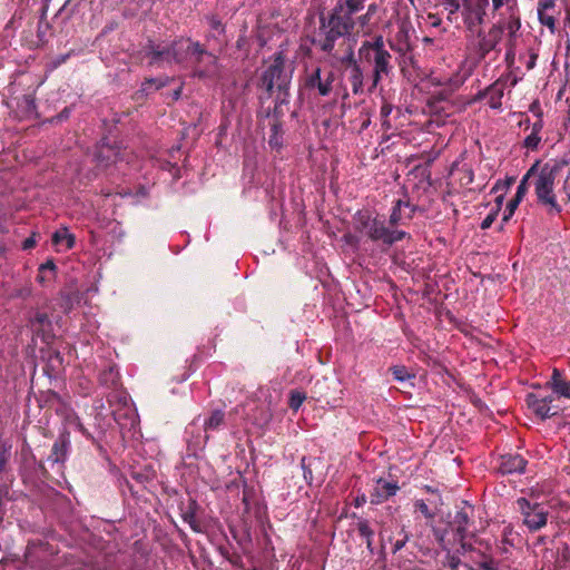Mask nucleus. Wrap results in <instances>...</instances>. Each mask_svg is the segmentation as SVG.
<instances>
[{
  "instance_id": "obj_10",
  "label": "nucleus",
  "mask_w": 570,
  "mask_h": 570,
  "mask_svg": "<svg viewBox=\"0 0 570 570\" xmlns=\"http://www.w3.org/2000/svg\"><path fill=\"white\" fill-rule=\"evenodd\" d=\"M413 33L414 29L410 20L402 19L397 21V31L393 38L389 39L390 48L402 56H406L413 50Z\"/></svg>"
},
{
  "instance_id": "obj_54",
  "label": "nucleus",
  "mask_w": 570,
  "mask_h": 570,
  "mask_svg": "<svg viewBox=\"0 0 570 570\" xmlns=\"http://www.w3.org/2000/svg\"><path fill=\"white\" fill-rule=\"evenodd\" d=\"M428 22L431 27H440L442 24V19L438 14L430 13L428 16Z\"/></svg>"
},
{
  "instance_id": "obj_33",
  "label": "nucleus",
  "mask_w": 570,
  "mask_h": 570,
  "mask_svg": "<svg viewBox=\"0 0 570 570\" xmlns=\"http://www.w3.org/2000/svg\"><path fill=\"white\" fill-rule=\"evenodd\" d=\"M31 324L43 332L51 328V321L46 312H37L31 320Z\"/></svg>"
},
{
  "instance_id": "obj_18",
  "label": "nucleus",
  "mask_w": 570,
  "mask_h": 570,
  "mask_svg": "<svg viewBox=\"0 0 570 570\" xmlns=\"http://www.w3.org/2000/svg\"><path fill=\"white\" fill-rule=\"evenodd\" d=\"M503 96L502 90L488 87L484 90H479L478 94L472 96L471 98L465 97V106L471 105L475 101L487 99V104L493 108L497 109L501 106V98Z\"/></svg>"
},
{
  "instance_id": "obj_9",
  "label": "nucleus",
  "mask_w": 570,
  "mask_h": 570,
  "mask_svg": "<svg viewBox=\"0 0 570 570\" xmlns=\"http://www.w3.org/2000/svg\"><path fill=\"white\" fill-rule=\"evenodd\" d=\"M518 510L523 515V523L530 531H537L547 524L548 511L542 503L530 502L527 498L515 501Z\"/></svg>"
},
{
  "instance_id": "obj_57",
  "label": "nucleus",
  "mask_w": 570,
  "mask_h": 570,
  "mask_svg": "<svg viewBox=\"0 0 570 570\" xmlns=\"http://www.w3.org/2000/svg\"><path fill=\"white\" fill-rule=\"evenodd\" d=\"M183 92V83L175 89L171 94H168V98H170V101H177L181 97Z\"/></svg>"
},
{
  "instance_id": "obj_37",
  "label": "nucleus",
  "mask_w": 570,
  "mask_h": 570,
  "mask_svg": "<svg viewBox=\"0 0 570 570\" xmlns=\"http://www.w3.org/2000/svg\"><path fill=\"white\" fill-rule=\"evenodd\" d=\"M305 399H306V395H305L304 392H301V391H297V390H293L289 393L288 406L293 411H297L302 406V404L305 401Z\"/></svg>"
},
{
  "instance_id": "obj_44",
  "label": "nucleus",
  "mask_w": 570,
  "mask_h": 570,
  "mask_svg": "<svg viewBox=\"0 0 570 570\" xmlns=\"http://www.w3.org/2000/svg\"><path fill=\"white\" fill-rule=\"evenodd\" d=\"M371 20L372 17L367 16V13L356 14L355 18V28L357 27L361 30L371 29Z\"/></svg>"
},
{
  "instance_id": "obj_16",
  "label": "nucleus",
  "mask_w": 570,
  "mask_h": 570,
  "mask_svg": "<svg viewBox=\"0 0 570 570\" xmlns=\"http://www.w3.org/2000/svg\"><path fill=\"white\" fill-rule=\"evenodd\" d=\"M528 464V460H525L521 454H503L500 456V463L498 471L501 474H513V473H524Z\"/></svg>"
},
{
  "instance_id": "obj_64",
  "label": "nucleus",
  "mask_w": 570,
  "mask_h": 570,
  "mask_svg": "<svg viewBox=\"0 0 570 570\" xmlns=\"http://www.w3.org/2000/svg\"><path fill=\"white\" fill-rule=\"evenodd\" d=\"M537 58H538L537 53H534V52L530 53V59L527 63V69H532L535 66Z\"/></svg>"
},
{
  "instance_id": "obj_13",
  "label": "nucleus",
  "mask_w": 570,
  "mask_h": 570,
  "mask_svg": "<svg viewBox=\"0 0 570 570\" xmlns=\"http://www.w3.org/2000/svg\"><path fill=\"white\" fill-rule=\"evenodd\" d=\"M417 209V206L411 204L409 200L397 199L391 210L389 217V225L396 227L399 225L409 224Z\"/></svg>"
},
{
  "instance_id": "obj_39",
  "label": "nucleus",
  "mask_w": 570,
  "mask_h": 570,
  "mask_svg": "<svg viewBox=\"0 0 570 570\" xmlns=\"http://www.w3.org/2000/svg\"><path fill=\"white\" fill-rule=\"evenodd\" d=\"M393 379L395 381L404 382L409 379L414 377V375L410 374L405 366L403 365H395L390 368Z\"/></svg>"
},
{
  "instance_id": "obj_49",
  "label": "nucleus",
  "mask_w": 570,
  "mask_h": 570,
  "mask_svg": "<svg viewBox=\"0 0 570 570\" xmlns=\"http://www.w3.org/2000/svg\"><path fill=\"white\" fill-rule=\"evenodd\" d=\"M497 216H498L497 212L491 210V213L482 220V223L480 225L481 229L489 228L492 225V223L495 220Z\"/></svg>"
},
{
  "instance_id": "obj_51",
  "label": "nucleus",
  "mask_w": 570,
  "mask_h": 570,
  "mask_svg": "<svg viewBox=\"0 0 570 570\" xmlns=\"http://www.w3.org/2000/svg\"><path fill=\"white\" fill-rule=\"evenodd\" d=\"M272 419V413L268 410H263L261 416L256 419V423L259 425L267 424Z\"/></svg>"
},
{
  "instance_id": "obj_2",
  "label": "nucleus",
  "mask_w": 570,
  "mask_h": 570,
  "mask_svg": "<svg viewBox=\"0 0 570 570\" xmlns=\"http://www.w3.org/2000/svg\"><path fill=\"white\" fill-rule=\"evenodd\" d=\"M487 521H470L465 512V553H469L471 564L465 563L466 570H498V566L491 556L492 546L489 538L482 537L485 533Z\"/></svg>"
},
{
  "instance_id": "obj_47",
  "label": "nucleus",
  "mask_w": 570,
  "mask_h": 570,
  "mask_svg": "<svg viewBox=\"0 0 570 570\" xmlns=\"http://www.w3.org/2000/svg\"><path fill=\"white\" fill-rule=\"evenodd\" d=\"M414 507L417 511H420L425 518H433L434 513L429 509L428 504L424 500H416Z\"/></svg>"
},
{
  "instance_id": "obj_7",
  "label": "nucleus",
  "mask_w": 570,
  "mask_h": 570,
  "mask_svg": "<svg viewBox=\"0 0 570 570\" xmlns=\"http://www.w3.org/2000/svg\"><path fill=\"white\" fill-rule=\"evenodd\" d=\"M145 56L149 59L148 65L155 68H166L173 65H181L183 42L181 38L168 45L156 43L148 39L144 46Z\"/></svg>"
},
{
  "instance_id": "obj_23",
  "label": "nucleus",
  "mask_w": 570,
  "mask_h": 570,
  "mask_svg": "<svg viewBox=\"0 0 570 570\" xmlns=\"http://www.w3.org/2000/svg\"><path fill=\"white\" fill-rule=\"evenodd\" d=\"M197 507V502L195 500H190L187 509L183 512L181 518L184 522L188 523L194 532L200 533L203 532V528L200 522L196 519Z\"/></svg>"
},
{
  "instance_id": "obj_15",
  "label": "nucleus",
  "mask_w": 570,
  "mask_h": 570,
  "mask_svg": "<svg viewBox=\"0 0 570 570\" xmlns=\"http://www.w3.org/2000/svg\"><path fill=\"white\" fill-rule=\"evenodd\" d=\"M400 487L397 482L379 479L370 493L371 504L377 505L395 495Z\"/></svg>"
},
{
  "instance_id": "obj_42",
  "label": "nucleus",
  "mask_w": 570,
  "mask_h": 570,
  "mask_svg": "<svg viewBox=\"0 0 570 570\" xmlns=\"http://www.w3.org/2000/svg\"><path fill=\"white\" fill-rule=\"evenodd\" d=\"M539 20L540 22L548 27L551 32L556 30V19L553 16L548 14L547 12H542V9H538Z\"/></svg>"
},
{
  "instance_id": "obj_35",
  "label": "nucleus",
  "mask_w": 570,
  "mask_h": 570,
  "mask_svg": "<svg viewBox=\"0 0 570 570\" xmlns=\"http://www.w3.org/2000/svg\"><path fill=\"white\" fill-rule=\"evenodd\" d=\"M315 461H316V459L306 458V456H303L301 460V468L303 470V476H304L305 481L307 482V484H309V485L312 484L313 479H314L312 465Z\"/></svg>"
},
{
  "instance_id": "obj_28",
  "label": "nucleus",
  "mask_w": 570,
  "mask_h": 570,
  "mask_svg": "<svg viewBox=\"0 0 570 570\" xmlns=\"http://www.w3.org/2000/svg\"><path fill=\"white\" fill-rule=\"evenodd\" d=\"M225 422V413L222 410H214L209 416L204 421V430L216 431L223 426Z\"/></svg>"
},
{
  "instance_id": "obj_52",
  "label": "nucleus",
  "mask_w": 570,
  "mask_h": 570,
  "mask_svg": "<svg viewBox=\"0 0 570 570\" xmlns=\"http://www.w3.org/2000/svg\"><path fill=\"white\" fill-rule=\"evenodd\" d=\"M459 171H460L459 164L455 161L452 165V168H451V171H450V175H449V183H448L449 186L453 185V181L456 179V176L460 174Z\"/></svg>"
},
{
  "instance_id": "obj_24",
  "label": "nucleus",
  "mask_w": 570,
  "mask_h": 570,
  "mask_svg": "<svg viewBox=\"0 0 570 570\" xmlns=\"http://www.w3.org/2000/svg\"><path fill=\"white\" fill-rule=\"evenodd\" d=\"M540 168V160H537L525 173V175L522 177L514 196H517L519 199H523L524 196L528 193V186H529V179L532 177L538 176Z\"/></svg>"
},
{
  "instance_id": "obj_29",
  "label": "nucleus",
  "mask_w": 570,
  "mask_h": 570,
  "mask_svg": "<svg viewBox=\"0 0 570 570\" xmlns=\"http://www.w3.org/2000/svg\"><path fill=\"white\" fill-rule=\"evenodd\" d=\"M570 570V547L563 543L558 548L557 558L554 561V570Z\"/></svg>"
},
{
  "instance_id": "obj_46",
  "label": "nucleus",
  "mask_w": 570,
  "mask_h": 570,
  "mask_svg": "<svg viewBox=\"0 0 570 570\" xmlns=\"http://www.w3.org/2000/svg\"><path fill=\"white\" fill-rule=\"evenodd\" d=\"M557 394L570 399V382L561 381L552 389Z\"/></svg>"
},
{
  "instance_id": "obj_4",
  "label": "nucleus",
  "mask_w": 570,
  "mask_h": 570,
  "mask_svg": "<svg viewBox=\"0 0 570 570\" xmlns=\"http://www.w3.org/2000/svg\"><path fill=\"white\" fill-rule=\"evenodd\" d=\"M354 219L356 230L364 233L372 242L382 243L385 246H392L393 244L410 237L409 233L387 227L384 220L372 216L366 210H358Z\"/></svg>"
},
{
  "instance_id": "obj_40",
  "label": "nucleus",
  "mask_w": 570,
  "mask_h": 570,
  "mask_svg": "<svg viewBox=\"0 0 570 570\" xmlns=\"http://www.w3.org/2000/svg\"><path fill=\"white\" fill-rule=\"evenodd\" d=\"M465 397L481 412H489L488 406L482 402V400L470 389L465 387Z\"/></svg>"
},
{
  "instance_id": "obj_41",
  "label": "nucleus",
  "mask_w": 570,
  "mask_h": 570,
  "mask_svg": "<svg viewBox=\"0 0 570 570\" xmlns=\"http://www.w3.org/2000/svg\"><path fill=\"white\" fill-rule=\"evenodd\" d=\"M522 202V199H519L517 196H514L512 199L509 200L507 204V207L503 213L502 222L507 223L510 220V218L513 216L515 209L518 208L519 204Z\"/></svg>"
},
{
  "instance_id": "obj_36",
  "label": "nucleus",
  "mask_w": 570,
  "mask_h": 570,
  "mask_svg": "<svg viewBox=\"0 0 570 570\" xmlns=\"http://www.w3.org/2000/svg\"><path fill=\"white\" fill-rule=\"evenodd\" d=\"M66 421L70 424V425H73L82 435H85L87 439H92V435L90 434V432L83 426V424L81 423L80 419L76 415V413L73 412H70L67 416H66Z\"/></svg>"
},
{
  "instance_id": "obj_62",
  "label": "nucleus",
  "mask_w": 570,
  "mask_h": 570,
  "mask_svg": "<svg viewBox=\"0 0 570 570\" xmlns=\"http://www.w3.org/2000/svg\"><path fill=\"white\" fill-rule=\"evenodd\" d=\"M407 538L405 537L403 540H397L393 546V552H397L405 546Z\"/></svg>"
},
{
  "instance_id": "obj_60",
  "label": "nucleus",
  "mask_w": 570,
  "mask_h": 570,
  "mask_svg": "<svg viewBox=\"0 0 570 570\" xmlns=\"http://www.w3.org/2000/svg\"><path fill=\"white\" fill-rule=\"evenodd\" d=\"M531 128H532V132H535L537 135H539L543 128V118H538L537 121L534 124H532Z\"/></svg>"
},
{
  "instance_id": "obj_5",
  "label": "nucleus",
  "mask_w": 570,
  "mask_h": 570,
  "mask_svg": "<svg viewBox=\"0 0 570 570\" xmlns=\"http://www.w3.org/2000/svg\"><path fill=\"white\" fill-rule=\"evenodd\" d=\"M488 4L489 0H465V27L472 33L476 32V43L473 45L479 47L481 57H484L494 48L495 39L500 33V31L492 28L488 38L482 29L478 28L483 22Z\"/></svg>"
},
{
  "instance_id": "obj_8",
  "label": "nucleus",
  "mask_w": 570,
  "mask_h": 570,
  "mask_svg": "<svg viewBox=\"0 0 570 570\" xmlns=\"http://www.w3.org/2000/svg\"><path fill=\"white\" fill-rule=\"evenodd\" d=\"M183 42V58L180 66H190L194 69V75L198 78H203L206 75V70L202 69V65L205 61L209 63L216 62V57L208 52L206 48L199 43L198 41H193L191 39L181 38Z\"/></svg>"
},
{
  "instance_id": "obj_30",
  "label": "nucleus",
  "mask_w": 570,
  "mask_h": 570,
  "mask_svg": "<svg viewBox=\"0 0 570 570\" xmlns=\"http://www.w3.org/2000/svg\"><path fill=\"white\" fill-rule=\"evenodd\" d=\"M462 0H440V4L444 7L448 11V21L450 23H455V28H459V16L458 10L461 7Z\"/></svg>"
},
{
  "instance_id": "obj_50",
  "label": "nucleus",
  "mask_w": 570,
  "mask_h": 570,
  "mask_svg": "<svg viewBox=\"0 0 570 570\" xmlns=\"http://www.w3.org/2000/svg\"><path fill=\"white\" fill-rule=\"evenodd\" d=\"M529 110L535 115L537 118H543V111L540 107L539 100H534L529 106Z\"/></svg>"
},
{
  "instance_id": "obj_31",
  "label": "nucleus",
  "mask_w": 570,
  "mask_h": 570,
  "mask_svg": "<svg viewBox=\"0 0 570 570\" xmlns=\"http://www.w3.org/2000/svg\"><path fill=\"white\" fill-rule=\"evenodd\" d=\"M99 383L107 387H117L119 384L118 372L114 367H108L100 372Z\"/></svg>"
},
{
  "instance_id": "obj_55",
  "label": "nucleus",
  "mask_w": 570,
  "mask_h": 570,
  "mask_svg": "<svg viewBox=\"0 0 570 570\" xmlns=\"http://www.w3.org/2000/svg\"><path fill=\"white\" fill-rule=\"evenodd\" d=\"M561 381H563L561 372L558 368H553L551 376V387L553 389L556 384Z\"/></svg>"
},
{
  "instance_id": "obj_38",
  "label": "nucleus",
  "mask_w": 570,
  "mask_h": 570,
  "mask_svg": "<svg viewBox=\"0 0 570 570\" xmlns=\"http://www.w3.org/2000/svg\"><path fill=\"white\" fill-rule=\"evenodd\" d=\"M11 456V445L7 442L0 443V473L6 470V466Z\"/></svg>"
},
{
  "instance_id": "obj_56",
  "label": "nucleus",
  "mask_w": 570,
  "mask_h": 570,
  "mask_svg": "<svg viewBox=\"0 0 570 570\" xmlns=\"http://www.w3.org/2000/svg\"><path fill=\"white\" fill-rule=\"evenodd\" d=\"M449 561H448V564L449 567L452 569V570H456L460 566V558L459 557H455V556H449L448 557Z\"/></svg>"
},
{
  "instance_id": "obj_11",
  "label": "nucleus",
  "mask_w": 570,
  "mask_h": 570,
  "mask_svg": "<svg viewBox=\"0 0 570 570\" xmlns=\"http://www.w3.org/2000/svg\"><path fill=\"white\" fill-rule=\"evenodd\" d=\"M335 80V72L328 70L322 76V69L316 67L312 72L307 73L304 80V86L308 90H317L322 97L328 96L333 90V82Z\"/></svg>"
},
{
  "instance_id": "obj_22",
  "label": "nucleus",
  "mask_w": 570,
  "mask_h": 570,
  "mask_svg": "<svg viewBox=\"0 0 570 570\" xmlns=\"http://www.w3.org/2000/svg\"><path fill=\"white\" fill-rule=\"evenodd\" d=\"M284 129L283 124L275 119L271 125V134L268 137V145L272 149L279 150L283 147L284 140Z\"/></svg>"
},
{
  "instance_id": "obj_48",
  "label": "nucleus",
  "mask_w": 570,
  "mask_h": 570,
  "mask_svg": "<svg viewBox=\"0 0 570 570\" xmlns=\"http://www.w3.org/2000/svg\"><path fill=\"white\" fill-rule=\"evenodd\" d=\"M515 183V177H507L503 181L499 180L495 186L492 188V191H498L500 189L508 190Z\"/></svg>"
},
{
  "instance_id": "obj_26",
  "label": "nucleus",
  "mask_w": 570,
  "mask_h": 570,
  "mask_svg": "<svg viewBox=\"0 0 570 570\" xmlns=\"http://www.w3.org/2000/svg\"><path fill=\"white\" fill-rule=\"evenodd\" d=\"M52 243L56 245L65 244L66 249H71L76 244V237L69 233L67 227H63L52 234Z\"/></svg>"
},
{
  "instance_id": "obj_1",
  "label": "nucleus",
  "mask_w": 570,
  "mask_h": 570,
  "mask_svg": "<svg viewBox=\"0 0 570 570\" xmlns=\"http://www.w3.org/2000/svg\"><path fill=\"white\" fill-rule=\"evenodd\" d=\"M366 0H337L327 13H320L318 28L311 43L321 52L342 48L355 31L356 14L365 9Z\"/></svg>"
},
{
  "instance_id": "obj_6",
  "label": "nucleus",
  "mask_w": 570,
  "mask_h": 570,
  "mask_svg": "<svg viewBox=\"0 0 570 570\" xmlns=\"http://www.w3.org/2000/svg\"><path fill=\"white\" fill-rule=\"evenodd\" d=\"M258 87L265 91V98H271L274 89L279 92L281 102L288 96L289 77L285 72V58L283 52H276L273 56L272 63L264 70L259 78Z\"/></svg>"
},
{
  "instance_id": "obj_34",
  "label": "nucleus",
  "mask_w": 570,
  "mask_h": 570,
  "mask_svg": "<svg viewBox=\"0 0 570 570\" xmlns=\"http://www.w3.org/2000/svg\"><path fill=\"white\" fill-rule=\"evenodd\" d=\"M393 110V105L389 101L384 100L381 110H380V117H381V125L384 130L391 129L392 125L389 120V117Z\"/></svg>"
},
{
  "instance_id": "obj_61",
  "label": "nucleus",
  "mask_w": 570,
  "mask_h": 570,
  "mask_svg": "<svg viewBox=\"0 0 570 570\" xmlns=\"http://www.w3.org/2000/svg\"><path fill=\"white\" fill-rule=\"evenodd\" d=\"M209 23H210V27H212L213 29H215V30H219V29H220L222 31L224 30L223 24H222V21H220L217 17H213V18L210 19Z\"/></svg>"
},
{
  "instance_id": "obj_63",
  "label": "nucleus",
  "mask_w": 570,
  "mask_h": 570,
  "mask_svg": "<svg viewBox=\"0 0 570 570\" xmlns=\"http://www.w3.org/2000/svg\"><path fill=\"white\" fill-rule=\"evenodd\" d=\"M503 199H504V195L497 196V198H495V208L492 209V212H497V214H499V212L501 209V206H502V203H503Z\"/></svg>"
},
{
  "instance_id": "obj_25",
  "label": "nucleus",
  "mask_w": 570,
  "mask_h": 570,
  "mask_svg": "<svg viewBox=\"0 0 570 570\" xmlns=\"http://www.w3.org/2000/svg\"><path fill=\"white\" fill-rule=\"evenodd\" d=\"M171 81H174V78L171 77H161V78H146L140 86V91L148 95L154 88L155 90H159L166 86H168Z\"/></svg>"
},
{
  "instance_id": "obj_43",
  "label": "nucleus",
  "mask_w": 570,
  "mask_h": 570,
  "mask_svg": "<svg viewBox=\"0 0 570 570\" xmlns=\"http://www.w3.org/2000/svg\"><path fill=\"white\" fill-rule=\"evenodd\" d=\"M462 83H463V77H461L460 75H456L454 78H450L448 87L443 90L444 94L446 95L445 99H448L449 96L454 90L459 89Z\"/></svg>"
},
{
  "instance_id": "obj_3",
  "label": "nucleus",
  "mask_w": 570,
  "mask_h": 570,
  "mask_svg": "<svg viewBox=\"0 0 570 570\" xmlns=\"http://www.w3.org/2000/svg\"><path fill=\"white\" fill-rule=\"evenodd\" d=\"M568 165L567 160H554L540 166L537 178L534 179V194L537 204L546 209L548 215H559L562 213V206L558 203L554 194V181L561 169Z\"/></svg>"
},
{
  "instance_id": "obj_21",
  "label": "nucleus",
  "mask_w": 570,
  "mask_h": 570,
  "mask_svg": "<svg viewBox=\"0 0 570 570\" xmlns=\"http://www.w3.org/2000/svg\"><path fill=\"white\" fill-rule=\"evenodd\" d=\"M348 81L354 95L364 92V73L360 65H354L348 70Z\"/></svg>"
},
{
  "instance_id": "obj_27",
  "label": "nucleus",
  "mask_w": 570,
  "mask_h": 570,
  "mask_svg": "<svg viewBox=\"0 0 570 570\" xmlns=\"http://www.w3.org/2000/svg\"><path fill=\"white\" fill-rule=\"evenodd\" d=\"M57 271V266L53 259H48L46 263L41 264L38 268L37 282L40 284H45L46 282L55 278Z\"/></svg>"
},
{
  "instance_id": "obj_32",
  "label": "nucleus",
  "mask_w": 570,
  "mask_h": 570,
  "mask_svg": "<svg viewBox=\"0 0 570 570\" xmlns=\"http://www.w3.org/2000/svg\"><path fill=\"white\" fill-rule=\"evenodd\" d=\"M357 530L361 537H363L366 540V547L370 551L373 550L372 543H373V537L374 531L370 528L368 521L365 519H362L357 522Z\"/></svg>"
},
{
  "instance_id": "obj_14",
  "label": "nucleus",
  "mask_w": 570,
  "mask_h": 570,
  "mask_svg": "<svg viewBox=\"0 0 570 570\" xmlns=\"http://www.w3.org/2000/svg\"><path fill=\"white\" fill-rule=\"evenodd\" d=\"M70 446V432L63 430L62 432L59 433L58 438L56 439L47 461L50 462L52 465L63 464L68 458Z\"/></svg>"
},
{
  "instance_id": "obj_59",
  "label": "nucleus",
  "mask_w": 570,
  "mask_h": 570,
  "mask_svg": "<svg viewBox=\"0 0 570 570\" xmlns=\"http://www.w3.org/2000/svg\"><path fill=\"white\" fill-rule=\"evenodd\" d=\"M365 8H366V13L367 16H371L373 18L374 14H376L377 10H379V6L376 2H372L370 4H365Z\"/></svg>"
},
{
  "instance_id": "obj_17",
  "label": "nucleus",
  "mask_w": 570,
  "mask_h": 570,
  "mask_svg": "<svg viewBox=\"0 0 570 570\" xmlns=\"http://www.w3.org/2000/svg\"><path fill=\"white\" fill-rule=\"evenodd\" d=\"M324 53L327 55L328 57H332L341 65L345 66L347 70H350V68H352L354 65H358V62L355 59L353 46L351 43L350 38L342 48L336 46L334 47L332 52Z\"/></svg>"
},
{
  "instance_id": "obj_58",
  "label": "nucleus",
  "mask_w": 570,
  "mask_h": 570,
  "mask_svg": "<svg viewBox=\"0 0 570 570\" xmlns=\"http://www.w3.org/2000/svg\"><path fill=\"white\" fill-rule=\"evenodd\" d=\"M36 246V239L31 236V237H28L26 238L23 242H22V249L27 250V249H31Z\"/></svg>"
},
{
  "instance_id": "obj_20",
  "label": "nucleus",
  "mask_w": 570,
  "mask_h": 570,
  "mask_svg": "<svg viewBox=\"0 0 570 570\" xmlns=\"http://www.w3.org/2000/svg\"><path fill=\"white\" fill-rule=\"evenodd\" d=\"M389 52L382 36H376L372 41H364L358 49V56L365 61H371L372 55Z\"/></svg>"
},
{
  "instance_id": "obj_53",
  "label": "nucleus",
  "mask_w": 570,
  "mask_h": 570,
  "mask_svg": "<svg viewBox=\"0 0 570 570\" xmlns=\"http://www.w3.org/2000/svg\"><path fill=\"white\" fill-rule=\"evenodd\" d=\"M556 0H540L539 8L542 9V12H547V10L554 8Z\"/></svg>"
},
{
  "instance_id": "obj_19",
  "label": "nucleus",
  "mask_w": 570,
  "mask_h": 570,
  "mask_svg": "<svg viewBox=\"0 0 570 570\" xmlns=\"http://www.w3.org/2000/svg\"><path fill=\"white\" fill-rule=\"evenodd\" d=\"M525 402L528 407L541 420H547L558 413L557 411L551 412L552 407L546 404L544 400H540V397L534 393H529Z\"/></svg>"
},
{
  "instance_id": "obj_45",
  "label": "nucleus",
  "mask_w": 570,
  "mask_h": 570,
  "mask_svg": "<svg viewBox=\"0 0 570 570\" xmlns=\"http://www.w3.org/2000/svg\"><path fill=\"white\" fill-rule=\"evenodd\" d=\"M541 141V137L535 132H531L528 137H525L523 141V147L535 150Z\"/></svg>"
},
{
  "instance_id": "obj_12",
  "label": "nucleus",
  "mask_w": 570,
  "mask_h": 570,
  "mask_svg": "<svg viewBox=\"0 0 570 570\" xmlns=\"http://www.w3.org/2000/svg\"><path fill=\"white\" fill-rule=\"evenodd\" d=\"M370 62L373 63V70L372 85L368 88V91L372 92L383 78H386L392 73V55L390 52L372 55Z\"/></svg>"
}]
</instances>
